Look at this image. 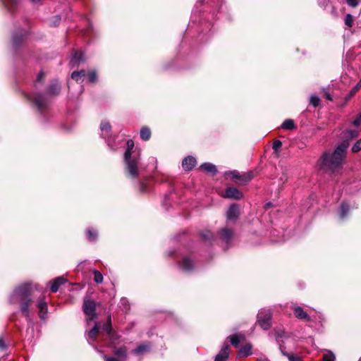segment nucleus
<instances>
[{
	"label": "nucleus",
	"instance_id": "3",
	"mask_svg": "<svg viewBox=\"0 0 361 361\" xmlns=\"http://www.w3.org/2000/svg\"><path fill=\"white\" fill-rule=\"evenodd\" d=\"M348 144L343 142L335 149L334 153H324L320 159L321 166L325 169L335 170L340 167L345 154Z\"/></svg>",
	"mask_w": 361,
	"mask_h": 361
},
{
	"label": "nucleus",
	"instance_id": "18",
	"mask_svg": "<svg viewBox=\"0 0 361 361\" xmlns=\"http://www.w3.org/2000/svg\"><path fill=\"white\" fill-rule=\"evenodd\" d=\"M39 308V316L41 319H45L46 315L47 314V302L44 300H42L39 302L38 305Z\"/></svg>",
	"mask_w": 361,
	"mask_h": 361
},
{
	"label": "nucleus",
	"instance_id": "39",
	"mask_svg": "<svg viewBox=\"0 0 361 361\" xmlns=\"http://www.w3.org/2000/svg\"><path fill=\"white\" fill-rule=\"evenodd\" d=\"M361 150V139L357 140L352 147L353 152H358Z\"/></svg>",
	"mask_w": 361,
	"mask_h": 361
},
{
	"label": "nucleus",
	"instance_id": "49",
	"mask_svg": "<svg viewBox=\"0 0 361 361\" xmlns=\"http://www.w3.org/2000/svg\"><path fill=\"white\" fill-rule=\"evenodd\" d=\"M104 359L105 361H119L118 359L113 357H107L106 355H104Z\"/></svg>",
	"mask_w": 361,
	"mask_h": 361
},
{
	"label": "nucleus",
	"instance_id": "6",
	"mask_svg": "<svg viewBox=\"0 0 361 361\" xmlns=\"http://www.w3.org/2000/svg\"><path fill=\"white\" fill-rule=\"evenodd\" d=\"M96 305L93 300H87L83 303V311L88 317V319H93L96 317L95 314Z\"/></svg>",
	"mask_w": 361,
	"mask_h": 361
},
{
	"label": "nucleus",
	"instance_id": "25",
	"mask_svg": "<svg viewBox=\"0 0 361 361\" xmlns=\"http://www.w3.org/2000/svg\"><path fill=\"white\" fill-rule=\"evenodd\" d=\"M60 91V85L57 81H54L48 88L50 94H57Z\"/></svg>",
	"mask_w": 361,
	"mask_h": 361
},
{
	"label": "nucleus",
	"instance_id": "40",
	"mask_svg": "<svg viewBox=\"0 0 361 361\" xmlns=\"http://www.w3.org/2000/svg\"><path fill=\"white\" fill-rule=\"evenodd\" d=\"M87 80L89 82H94L97 80L96 73L94 71H90L87 75Z\"/></svg>",
	"mask_w": 361,
	"mask_h": 361
},
{
	"label": "nucleus",
	"instance_id": "51",
	"mask_svg": "<svg viewBox=\"0 0 361 361\" xmlns=\"http://www.w3.org/2000/svg\"><path fill=\"white\" fill-rule=\"evenodd\" d=\"M106 142H107L108 145H109V147H111L112 149H115V147H114V145L112 144V142H111V140L110 138H107Z\"/></svg>",
	"mask_w": 361,
	"mask_h": 361
},
{
	"label": "nucleus",
	"instance_id": "41",
	"mask_svg": "<svg viewBox=\"0 0 361 361\" xmlns=\"http://www.w3.org/2000/svg\"><path fill=\"white\" fill-rule=\"evenodd\" d=\"M282 146V142L280 140H276L273 143V149L277 152Z\"/></svg>",
	"mask_w": 361,
	"mask_h": 361
},
{
	"label": "nucleus",
	"instance_id": "36",
	"mask_svg": "<svg viewBox=\"0 0 361 361\" xmlns=\"http://www.w3.org/2000/svg\"><path fill=\"white\" fill-rule=\"evenodd\" d=\"M252 178H253L252 172L245 173H243V175H241L240 181L246 183L247 181H250Z\"/></svg>",
	"mask_w": 361,
	"mask_h": 361
},
{
	"label": "nucleus",
	"instance_id": "15",
	"mask_svg": "<svg viewBox=\"0 0 361 361\" xmlns=\"http://www.w3.org/2000/svg\"><path fill=\"white\" fill-rule=\"evenodd\" d=\"M66 282V280L63 277H58L55 279L52 282H51L50 290L53 293H56L58 291L59 287L64 284Z\"/></svg>",
	"mask_w": 361,
	"mask_h": 361
},
{
	"label": "nucleus",
	"instance_id": "11",
	"mask_svg": "<svg viewBox=\"0 0 361 361\" xmlns=\"http://www.w3.org/2000/svg\"><path fill=\"white\" fill-rule=\"evenodd\" d=\"M242 197V192L235 188H228L225 191L224 197L239 200Z\"/></svg>",
	"mask_w": 361,
	"mask_h": 361
},
{
	"label": "nucleus",
	"instance_id": "52",
	"mask_svg": "<svg viewBox=\"0 0 361 361\" xmlns=\"http://www.w3.org/2000/svg\"><path fill=\"white\" fill-rule=\"evenodd\" d=\"M0 348H5V343L2 338H0Z\"/></svg>",
	"mask_w": 361,
	"mask_h": 361
},
{
	"label": "nucleus",
	"instance_id": "53",
	"mask_svg": "<svg viewBox=\"0 0 361 361\" xmlns=\"http://www.w3.org/2000/svg\"><path fill=\"white\" fill-rule=\"evenodd\" d=\"M257 361H269V360L265 357H261V358L257 359Z\"/></svg>",
	"mask_w": 361,
	"mask_h": 361
},
{
	"label": "nucleus",
	"instance_id": "19",
	"mask_svg": "<svg viewBox=\"0 0 361 361\" xmlns=\"http://www.w3.org/2000/svg\"><path fill=\"white\" fill-rule=\"evenodd\" d=\"M99 324L96 323L94 326L87 333V340L89 343H92V341L96 338L97 336L99 334Z\"/></svg>",
	"mask_w": 361,
	"mask_h": 361
},
{
	"label": "nucleus",
	"instance_id": "43",
	"mask_svg": "<svg viewBox=\"0 0 361 361\" xmlns=\"http://www.w3.org/2000/svg\"><path fill=\"white\" fill-rule=\"evenodd\" d=\"M346 1L351 7H356L358 5V0H346Z\"/></svg>",
	"mask_w": 361,
	"mask_h": 361
},
{
	"label": "nucleus",
	"instance_id": "22",
	"mask_svg": "<svg viewBox=\"0 0 361 361\" xmlns=\"http://www.w3.org/2000/svg\"><path fill=\"white\" fill-rule=\"evenodd\" d=\"M2 1L5 7L11 12H13L18 4V0H2Z\"/></svg>",
	"mask_w": 361,
	"mask_h": 361
},
{
	"label": "nucleus",
	"instance_id": "2",
	"mask_svg": "<svg viewBox=\"0 0 361 361\" xmlns=\"http://www.w3.org/2000/svg\"><path fill=\"white\" fill-rule=\"evenodd\" d=\"M30 293V283H25L16 287L9 298L11 304L20 303V311L27 319H30L29 307L32 302Z\"/></svg>",
	"mask_w": 361,
	"mask_h": 361
},
{
	"label": "nucleus",
	"instance_id": "42",
	"mask_svg": "<svg viewBox=\"0 0 361 361\" xmlns=\"http://www.w3.org/2000/svg\"><path fill=\"white\" fill-rule=\"evenodd\" d=\"M361 87V82L359 81L357 85L350 91V94L353 95Z\"/></svg>",
	"mask_w": 361,
	"mask_h": 361
},
{
	"label": "nucleus",
	"instance_id": "9",
	"mask_svg": "<svg viewBox=\"0 0 361 361\" xmlns=\"http://www.w3.org/2000/svg\"><path fill=\"white\" fill-rule=\"evenodd\" d=\"M230 355V348L228 344H225L219 353L216 355L214 361H226Z\"/></svg>",
	"mask_w": 361,
	"mask_h": 361
},
{
	"label": "nucleus",
	"instance_id": "48",
	"mask_svg": "<svg viewBox=\"0 0 361 361\" xmlns=\"http://www.w3.org/2000/svg\"><path fill=\"white\" fill-rule=\"evenodd\" d=\"M361 123V114L360 115V117L356 118L355 120H354L353 121V124L355 126H357L360 125V123Z\"/></svg>",
	"mask_w": 361,
	"mask_h": 361
},
{
	"label": "nucleus",
	"instance_id": "38",
	"mask_svg": "<svg viewBox=\"0 0 361 361\" xmlns=\"http://www.w3.org/2000/svg\"><path fill=\"white\" fill-rule=\"evenodd\" d=\"M230 341L233 345L238 346V343H240V339L237 335H233L230 336Z\"/></svg>",
	"mask_w": 361,
	"mask_h": 361
},
{
	"label": "nucleus",
	"instance_id": "27",
	"mask_svg": "<svg viewBox=\"0 0 361 361\" xmlns=\"http://www.w3.org/2000/svg\"><path fill=\"white\" fill-rule=\"evenodd\" d=\"M348 211H349V205L345 202H343L341 204L340 209L338 211V214H339L340 218L344 219L346 216Z\"/></svg>",
	"mask_w": 361,
	"mask_h": 361
},
{
	"label": "nucleus",
	"instance_id": "10",
	"mask_svg": "<svg viewBox=\"0 0 361 361\" xmlns=\"http://www.w3.org/2000/svg\"><path fill=\"white\" fill-rule=\"evenodd\" d=\"M85 61L83 54L80 51H77L74 53L73 55L71 61H70V66L71 68H74L75 66H78L81 63H83Z\"/></svg>",
	"mask_w": 361,
	"mask_h": 361
},
{
	"label": "nucleus",
	"instance_id": "29",
	"mask_svg": "<svg viewBox=\"0 0 361 361\" xmlns=\"http://www.w3.org/2000/svg\"><path fill=\"white\" fill-rule=\"evenodd\" d=\"M281 128L284 130H292L295 128V126L292 119H286L281 124Z\"/></svg>",
	"mask_w": 361,
	"mask_h": 361
},
{
	"label": "nucleus",
	"instance_id": "34",
	"mask_svg": "<svg viewBox=\"0 0 361 361\" xmlns=\"http://www.w3.org/2000/svg\"><path fill=\"white\" fill-rule=\"evenodd\" d=\"M93 274H94V281L97 283H100L103 281V275L102 274V273L97 270H94L93 271Z\"/></svg>",
	"mask_w": 361,
	"mask_h": 361
},
{
	"label": "nucleus",
	"instance_id": "12",
	"mask_svg": "<svg viewBox=\"0 0 361 361\" xmlns=\"http://www.w3.org/2000/svg\"><path fill=\"white\" fill-rule=\"evenodd\" d=\"M219 238L226 243H228L233 236V230L224 228L219 232Z\"/></svg>",
	"mask_w": 361,
	"mask_h": 361
},
{
	"label": "nucleus",
	"instance_id": "50",
	"mask_svg": "<svg viewBox=\"0 0 361 361\" xmlns=\"http://www.w3.org/2000/svg\"><path fill=\"white\" fill-rule=\"evenodd\" d=\"M121 305L125 306V309H126V310L128 309V305H127L128 301L126 298L121 299Z\"/></svg>",
	"mask_w": 361,
	"mask_h": 361
},
{
	"label": "nucleus",
	"instance_id": "17",
	"mask_svg": "<svg viewBox=\"0 0 361 361\" xmlns=\"http://www.w3.org/2000/svg\"><path fill=\"white\" fill-rule=\"evenodd\" d=\"M293 310L295 317L300 319H307L309 321L310 319V316L302 310V307L299 306H293Z\"/></svg>",
	"mask_w": 361,
	"mask_h": 361
},
{
	"label": "nucleus",
	"instance_id": "4",
	"mask_svg": "<svg viewBox=\"0 0 361 361\" xmlns=\"http://www.w3.org/2000/svg\"><path fill=\"white\" fill-rule=\"evenodd\" d=\"M271 315V312L269 309H262L259 311L257 322L263 329L267 330L270 328Z\"/></svg>",
	"mask_w": 361,
	"mask_h": 361
},
{
	"label": "nucleus",
	"instance_id": "26",
	"mask_svg": "<svg viewBox=\"0 0 361 361\" xmlns=\"http://www.w3.org/2000/svg\"><path fill=\"white\" fill-rule=\"evenodd\" d=\"M149 350V346L147 344L140 345L138 347H137L135 349H134L132 353L134 355H141L145 352H147Z\"/></svg>",
	"mask_w": 361,
	"mask_h": 361
},
{
	"label": "nucleus",
	"instance_id": "35",
	"mask_svg": "<svg viewBox=\"0 0 361 361\" xmlns=\"http://www.w3.org/2000/svg\"><path fill=\"white\" fill-rule=\"evenodd\" d=\"M320 103V99L317 95H312L310 98V104L312 105L314 107H317L319 106Z\"/></svg>",
	"mask_w": 361,
	"mask_h": 361
},
{
	"label": "nucleus",
	"instance_id": "13",
	"mask_svg": "<svg viewBox=\"0 0 361 361\" xmlns=\"http://www.w3.org/2000/svg\"><path fill=\"white\" fill-rule=\"evenodd\" d=\"M239 214V209L236 204H232L227 212V219L230 221H235L238 219Z\"/></svg>",
	"mask_w": 361,
	"mask_h": 361
},
{
	"label": "nucleus",
	"instance_id": "46",
	"mask_svg": "<svg viewBox=\"0 0 361 361\" xmlns=\"http://www.w3.org/2000/svg\"><path fill=\"white\" fill-rule=\"evenodd\" d=\"M322 92H324L326 99L330 100V101L332 100V97H331V94H329V92L328 91L326 90L325 88L322 89Z\"/></svg>",
	"mask_w": 361,
	"mask_h": 361
},
{
	"label": "nucleus",
	"instance_id": "21",
	"mask_svg": "<svg viewBox=\"0 0 361 361\" xmlns=\"http://www.w3.org/2000/svg\"><path fill=\"white\" fill-rule=\"evenodd\" d=\"M252 354V345L247 343L242 346L239 350V355L242 357H247Z\"/></svg>",
	"mask_w": 361,
	"mask_h": 361
},
{
	"label": "nucleus",
	"instance_id": "55",
	"mask_svg": "<svg viewBox=\"0 0 361 361\" xmlns=\"http://www.w3.org/2000/svg\"><path fill=\"white\" fill-rule=\"evenodd\" d=\"M13 42H14L15 43H17V42H18V40H17V39H16V35H13Z\"/></svg>",
	"mask_w": 361,
	"mask_h": 361
},
{
	"label": "nucleus",
	"instance_id": "20",
	"mask_svg": "<svg viewBox=\"0 0 361 361\" xmlns=\"http://www.w3.org/2000/svg\"><path fill=\"white\" fill-rule=\"evenodd\" d=\"M111 125L107 121H102L100 124V129L102 131L101 136L104 138H106L109 133L111 130Z\"/></svg>",
	"mask_w": 361,
	"mask_h": 361
},
{
	"label": "nucleus",
	"instance_id": "8",
	"mask_svg": "<svg viewBox=\"0 0 361 361\" xmlns=\"http://www.w3.org/2000/svg\"><path fill=\"white\" fill-rule=\"evenodd\" d=\"M32 99L39 111L42 112L44 110L47 109V101L44 96L36 94L32 97Z\"/></svg>",
	"mask_w": 361,
	"mask_h": 361
},
{
	"label": "nucleus",
	"instance_id": "1",
	"mask_svg": "<svg viewBox=\"0 0 361 361\" xmlns=\"http://www.w3.org/2000/svg\"><path fill=\"white\" fill-rule=\"evenodd\" d=\"M127 149L124 154L126 162V173L131 178H137L140 175L141 166L140 164V149H135L134 142L128 140L126 142Z\"/></svg>",
	"mask_w": 361,
	"mask_h": 361
},
{
	"label": "nucleus",
	"instance_id": "31",
	"mask_svg": "<svg viewBox=\"0 0 361 361\" xmlns=\"http://www.w3.org/2000/svg\"><path fill=\"white\" fill-rule=\"evenodd\" d=\"M151 136V131L148 128H142L140 130V137L143 140H148Z\"/></svg>",
	"mask_w": 361,
	"mask_h": 361
},
{
	"label": "nucleus",
	"instance_id": "24",
	"mask_svg": "<svg viewBox=\"0 0 361 361\" xmlns=\"http://www.w3.org/2000/svg\"><path fill=\"white\" fill-rule=\"evenodd\" d=\"M85 71L84 70H81L80 71L73 72L71 74V78L77 82H82L83 81V78L85 77Z\"/></svg>",
	"mask_w": 361,
	"mask_h": 361
},
{
	"label": "nucleus",
	"instance_id": "16",
	"mask_svg": "<svg viewBox=\"0 0 361 361\" xmlns=\"http://www.w3.org/2000/svg\"><path fill=\"white\" fill-rule=\"evenodd\" d=\"M180 269L185 271H190L194 267L193 262L188 257H184L182 262L179 264Z\"/></svg>",
	"mask_w": 361,
	"mask_h": 361
},
{
	"label": "nucleus",
	"instance_id": "23",
	"mask_svg": "<svg viewBox=\"0 0 361 361\" xmlns=\"http://www.w3.org/2000/svg\"><path fill=\"white\" fill-rule=\"evenodd\" d=\"M200 169L212 174H215L217 171L216 166L211 163H204L202 164L200 166Z\"/></svg>",
	"mask_w": 361,
	"mask_h": 361
},
{
	"label": "nucleus",
	"instance_id": "54",
	"mask_svg": "<svg viewBox=\"0 0 361 361\" xmlns=\"http://www.w3.org/2000/svg\"><path fill=\"white\" fill-rule=\"evenodd\" d=\"M43 75H44L43 73H40L38 76L37 80H40L42 79V78L43 77Z\"/></svg>",
	"mask_w": 361,
	"mask_h": 361
},
{
	"label": "nucleus",
	"instance_id": "28",
	"mask_svg": "<svg viewBox=\"0 0 361 361\" xmlns=\"http://www.w3.org/2000/svg\"><path fill=\"white\" fill-rule=\"evenodd\" d=\"M323 353L322 361H335V355L331 350H324Z\"/></svg>",
	"mask_w": 361,
	"mask_h": 361
},
{
	"label": "nucleus",
	"instance_id": "7",
	"mask_svg": "<svg viewBox=\"0 0 361 361\" xmlns=\"http://www.w3.org/2000/svg\"><path fill=\"white\" fill-rule=\"evenodd\" d=\"M293 344H289L288 345H281V353L288 357L289 361H302L301 358L299 356H297L293 353L291 351V345Z\"/></svg>",
	"mask_w": 361,
	"mask_h": 361
},
{
	"label": "nucleus",
	"instance_id": "44",
	"mask_svg": "<svg viewBox=\"0 0 361 361\" xmlns=\"http://www.w3.org/2000/svg\"><path fill=\"white\" fill-rule=\"evenodd\" d=\"M348 135L350 137H355L358 135V131L357 130H348Z\"/></svg>",
	"mask_w": 361,
	"mask_h": 361
},
{
	"label": "nucleus",
	"instance_id": "56",
	"mask_svg": "<svg viewBox=\"0 0 361 361\" xmlns=\"http://www.w3.org/2000/svg\"><path fill=\"white\" fill-rule=\"evenodd\" d=\"M32 2H37L39 0H31Z\"/></svg>",
	"mask_w": 361,
	"mask_h": 361
},
{
	"label": "nucleus",
	"instance_id": "47",
	"mask_svg": "<svg viewBox=\"0 0 361 361\" xmlns=\"http://www.w3.org/2000/svg\"><path fill=\"white\" fill-rule=\"evenodd\" d=\"M202 235L204 239H209L210 238L212 237V234L209 231L203 233Z\"/></svg>",
	"mask_w": 361,
	"mask_h": 361
},
{
	"label": "nucleus",
	"instance_id": "33",
	"mask_svg": "<svg viewBox=\"0 0 361 361\" xmlns=\"http://www.w3.org/2000/svg\"><path fill=\"white\" fill-rule=\"evenodd\" d=\"M87 235L88 239L90 241H94L96 240V238L97 237V231L93 230V229H88L87 231Z\"/></svg>",
	"mask_w": 361,
	"mask_h": 361
},
{
	"label": "nucleus",
	"instance_id": "5",
	"mask_svg": "<svg viewBox=\"0 0 361 361\" xmlns=\"http://www.w3.org/2000/svg\"><path fill=\"white\" fill-rule=\"evenodd\" d=\"M275 338L276 342L279 345V348L281 349V345H288L289 344H293L295 345L294 341L290 338L289 336L286 335V333L283 329H275Z\"/></svg>",
	"mask_w": 361,
	"mask_h": 361
},
{
	"label": "nucleus",
	"instance_id": "37",
	"mask_svg": "<svg viewBox=\"0 0 361 361\" xmlns=\"http://www.w3.org/2000/svg\"><path fill=\"white\" fill-rule=\"evenodd\" d=\"M345 24L348 26L349 27H351L353 24V16L350 14H347L345 18Z\"/></svg>",
	"mask_w": 361,
	"mask_h": 361
},
{
	"label": "nucleus",
	"instance_id": "30",
	"mask_svg": "<svg viewBox=\"0 0 361 361\" xmlns=\"http://www.w3.org/2000/svg\"><path fill=\"white\" fill-rule=\"evenodd\" d=\"M103 331H105L111 340L114 339V333L112 331L111 321L109 320L107 324L104 325Z\"/></svg>",
	"mask_w": 361,
	"mask_h": 361
},
{
	"label": "nucleus",
	"instance_id": "45",
	"mask_svg": "<svg viewBox=\"0 0 361 361\" xmlns=\"http://www.w3.org/2000/svg\"><path fill=\"white\" fill-rule=\"evenodd\" d=\"M231 173L232 174L233 178L239 179L240 180L241 175H240V173L238 171H234L231 172Z\"/></svg>",
	"mask_w": 361,
	"mask_h": 361
},
{
	"label": "nucleus",
	"instance_id": "32",
	"mask_svg": "<svg viewBox=\"0 0 361 361\" xmlns=\"http://www.w3.org/2000/svg\"><path fill=\"white\" fill-rule=\"evenodd\" d=\"M115 355H118V357L126 358L127 356V349L126 347H121L118 349H116L114 351Z\"/></svg>",
	"mask_w": 361,
	"mask_h": 361
},
{
	"label": "nucleus",
	"instance_id": "14",
	"mask_svg": "<svg viewBox=\"0 0 361 361\" xmlns=\"http://www.w3.org/2000/svg\"><path fill=\"white\" fill-rule=\"evenodd\" d=\"M196 164V159L195 157L192 156H188L185 157L183 162L182 166L185 170L190 171L191 170Z\"/></svg>",
	"mask_w": 361,
	"mask_h": 361
}]
</instances>
